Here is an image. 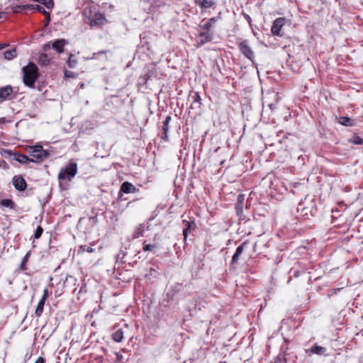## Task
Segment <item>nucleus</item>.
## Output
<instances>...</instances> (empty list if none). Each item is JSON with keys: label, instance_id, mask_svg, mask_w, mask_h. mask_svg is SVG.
<instances>
[{"label": "nucleus", "instance_id": "412c9836", "mask_svg": "<svg viewBox=\"0 0 363 363\" xmlns=\"http://www.w3.org/2000/svg\"><path fill=\"white\" fill-rule=\"evenodd\" d=\"M39 63L41 65H47L50 62V59L46 54H41L39 57Z\"/></svg>", "mask_w": 363, "mask_h": 363}, {"label": "nucleus", "instance_id": "6e6552de", "mask_svg": "<svg viewBox=\"0 0 363 363\" xmlns=\"http://www.w3.org/2000/svg\"><path fill=\"white\" fill-rule=\"evenodd\" d=\"M138 191V189L128 182H123L120 188V192H123L124 194L135 193Z\"/></svg>", "mask_w": 363, "mask_h": 363}, {"label": "nucleus", "instance_id": "603ef678", "mask_svg": "<svg viewBox=\"0 0 363 363\" xmlns=\"http://www.w3.org/2000/svg\"><path fill=\"white\" fill-rule=\"evenodd\" d=\"M269 107H270V108L272 109V104H270V105H269Z\"/></svg>", "mask_w": 363, "mask_h": 363}, {"label": "nucleus", "instance_id": "aec40b11", "mask_svg": "<svg viewBox=\"0 0 363 363\" xmlns=\"http://www.w3.org/2000/svg\"><path fill=\"white\" fill-rule=\"evenodd\" d=\"M4 58L6 60H12L16 56V50L15 48H13L9 50H6L4 54Z\"/></svg>", "mask_w": 363, "mask_h": 363}, {"label": "nucleus", "instance_id": "a19ab883", "mask_svg": "<svg viewBox=\"0 0 363 363\" xmlns=\"http://www.w3.org/2000/svg\"><path fill=\"white\" fill-rule=\"evenodd\" d=\"M325 351H326V349L325 347L319 346V355L323 354H325Z\"/></svg>", "mask_w": 363, "mask_h": 363}, {"label": "nucleus", "instance_id": "c03bdc74", "mask_svg": "<svg viewBox=\"0 0 363 363\" xmlns=\"http://www.w3.org/2000/svg\"><path fill=\"white\" fill-rule=\"evenodd\" d=\"M50 48V43H47L43 46V50L48 51Z\"/></svg>", "mask_w": 363, "mask_h": 363}, {"label": "nucleus", "instance_id": "a18cd8bd", "mask_svg": "<svg viewBox=\"0 0 363 363\" xmlns=\"http://www.w3.org/2000/svg\"><path fill=\"white\" fill-rule=\"evenodd\" d=\"M162 138L164 140H168L167 132H163L162 135Z\"/></svg>", "mask_w": 363, "mask_h": 363}, {"label": "nucleus", "instance_id": "a878e982", "mask_svg": "<svg viewBox=\"0 0 363 363\" xmlns=\"http://www.w3.org/2000/svg\"><path fill=\"white\" fill-rule=\"evenodd\" d=\"M27 8L29 9H35L36 11L40 12V13H45V9L42 6H40V5H38V4H35V5H33V4H30V5H27Z\"/></svg>", "mask_w": 363, "mask_h": 363}, {"label": "nucleus", "instance_id": "2eb2a0df", "mask_svg": "<svg viewBox=\"0 0 363 363\" xmlns=\"http://www.w3.org/2000/svg\"><path fill=\"white\" fill-rule=\"evenodd\" d=\"M184 222H185L186 225L183 229V235L184 237V240H186V238L188 237L189 232L190 230H191L192 229L195 228L196 224L194 221L188 222V221L184 220Z\"/></svg>", "mask_w": 363, "mask_h": 363}, {"label": "nucleus", "instance_id": "39448f33", "mask_svg": "<svg viewBox=\"0 0 363 363\" xmlns=\"http://www.w3.org/2000/svg\"><path fill=\"white\" fill-rule=\"evenodd\" d=\"M13 87L7 85L0 88V103L6 100H11L13 94Z\"/></svg>", "mask_w": 363, "mask_h": 363}, {"label": "nucleus", "instance_id": "7ed1b4c3", "mask_svg": "<svg viewBox=\"0 0 363 363\" xmlns=\"http://www.w3.org/2000/svg\"><path fill=\"white\" fill-rule=\"evenodd\" d=\"M27 152L34 160L33 162H41L49 157V153L45 150L42 145H36L34 146H28Z\"/></svg>", "mask_w": 363, "mask_h": 363}, {"label": "nucleus", "instance_id": "9d476101", "mask_svg": "<svg viewBox=\"0 0 363 363\" xmlns=\"http://www.w3.org/2000/svg\"><path fill=\"white\" fill-rule=\"evenodd\" d=\"M338 123L346 127H353L356 125V121L347 116H340L337 118Z\"/></svg>", "mask_w": 363, "mask_h": 363}, {"label": "nucleus", "instance_id": "20e7f679", "mask_svg": "<svg viewBox=\"0 0 363 363\" xmlns=\"http://www.w3.org/2000/svg\"><path fill=\"white\" fill-rule=\"evenodd\" d=\"M77 173V164L76 162H69L66 167L62 168L58 174V179L60 181L68 179L71 181L72 179Z\"/></svg>", "mask_w": 363, "mask_h": 363}, {"label": "nucleus", "instance_id": "4be33fe9", "mask_svg": "<svg viewBox=\"0 0 363 363\" xmlns=\"http://www.w3.org/2000/svg\"><path fill=\"white\" fill-rule=\"evenodd\" d=\"M349 141L350 143H354L355 145H363V138L357 134H354L352 138H351Z\"/></svg>", "mask_w": 363, "mask_h": 363}, {"label": "nucleus", "instance_id": "0eeeda50", "mask_svg": "<svg viewBox=\"0 0 363 363\" xmlns=\"http://www.w3.org/2000/svg\"><path fill=\"white\" fill-rule=\"evenodd\" d=\"M13 184L20 191H24L27 186L26 180L21 176H15L13 178Z\"/></svg>", "mask_w": 363, "mask_h": 363}, {"label": "nucleus", "instance_id": "423d86ee", "mask_svg": "<svg viewBox=\"0 0 363 363\" xmlns=\"http://www.w3.org/2000/svg\"><path fill=\"white\" fill-rule=\"evenodd\" d=\"M285 19L284 18H277L272 26L271 30L274 35H281V30L284 24Z\"/></svg>", "mask_w": 363, "mask_h": 363}, {"label": "nucleus", "instance_id": "72a5a7b5", "mask_svg": "<svg viewBox=\"0 0 363 363\" xmlns=\"http://www.w3.org/2000/svg\"><path fill=\"white\" fill-rule=\"evenodd\" d=\"M80 251L82 252H88L89 253L91 252H93L94 251V250L91 247H89V246H86V245H82L80 247Z\"/></svg>", "mask_w": 363, "mask_h": 363}, {"label": "nucleus", "instance_id": "37998d69", "mask_svg": "<svg viewBox=\"0 0 363 363\" xmlns=\"http://www.w3.org/2000/svg\"><path fill=\"white\" fill-rule=\"evenodd\" d=\"M123 357L122 354L119 353H116V361H121L123 359Z\"/></svg>", "mask_w": 363, "mask_h": 363}, {"label": "nucleus", "instance_id": "58836bf2", "mask_svg": "<svg viewBox=\"0 0 363 363\" xmlns=\"http://www.w3.org/2000/svg\"><path fill=\"white\" fill-rule=\"evenodd\" d=\"M89 221L92 223V224H96V222H97V218L96 216H91L89 218Z\"/></svg>", "mask_w": 363, "mask_h": 363}, {"label": "nucleus", "instance_id": "8fccbe9b", "mask_svg": "<svg viewBox=\"0 0 363 363\" xmlns=\"http://www.w3.org/2000/svg\"><path fill=\"white\" fill-rule=\"evenodd\" d=\"M340 289H334L333 291H334V293H336L337 291H340Z\"/></svg>", "mask_w": 363, "mask_h": 363}, {"label": "nucleus", "instance_id": "09e8293b", "mask_svg": "<svg viewBox=\"0 0 363 363\" xmlns=\"http://www.w3.org/2000/svg\"><path fill=\"white\" fill-rule=\"evenodd\" d=\"M5 45L0 44V50L3 49L4 48Z\"/></svg>", "mask_w": 363, "mask_h": 363}, {"label": "nucleus", "instance_id": "4c0bfd02", "mask_svg": "<svg viewBox=\"0 0 363 363\" xmlns=\"http://www.w3.org/2000/svg\"><path fill=\"white\" fill-rule=\"evenodd\" d=\"M45 16V20H46V24H49L50 21V13L48 11H45V13H43Z\"/></svg>", "mask_w": 363, "mask_h": 363}, {"label": "nucleus", "instance_id": "f3484780", "mask_svg": "<svg viewBox=\"0 0 363 363\" xmlns=\"http://www.w3.org/2000/svg\"><path fill=\"white\" fill-rule=\"evenodd\" d=\"M244 245L245 243L239 245L236 250L235 254L233 255L232 257V264H235L238 262L240 255L242 253L244 250Z\"/></svg>", "mask_w": 363, "mask_h": 363}, {"label": "nucleus", "instance_id": "473e14b6", "mask_svg": "<svg viewBox=\"0 0 363 363\" xmlns=\"http://www.w3.org/2000/svg\"><path fill=\"white\" fill-rule=\"evenodd\" d=\"M143 232H144V230L142 227H139L137 230L135 232L134 235H133V238H139L140 236L143 235Z\"/></svg>", "mask_w": 363, "mask_h": 363}, {"label": "nucleus", "instance_id": "ddd939ff", "mask_svg": "<svg viewBox=\"0 0 363 363\" xmlns=\"http://www.w3.org/2000/svg\"><path fill=\"white\" fill-rule=\"evenodd\" d=\"M14 160L21 164H27L34 162L33 159H30L27 155L23 154H15Z\"/></svg>", "mask_w": 363, "mask_h": 363}, {"label": "nucleus", "instance_id": "f257e3e1", "mask_svg": "<svg viewBox=\"0 0 363 363\" xmlns=\"http://www.w3.org/2000/svg\"><path fill=\"white\" fill-rule=\"evenodd\" d=\"M23 81L26 86L33 88L38 78V68L33 62H29L28 65L22 68Z\"/></svg>", "mask_w": 363, "mask_h": 363}, {"label": "nucleus", "instance_id": "49530a36", "mask_svg": "<svg viewBox=\"0 0 363 363\" xmlns=\"http://www.w3.org/2000/svg\"><path fill=\"white\" fill-rule=\"evenodd\" d=\"M200 100V96L198 94H195V96H194V102H199Z\"/></svg>", "mask_w": 363, "mask_h": 363}, {"label": "nucleus", "instance_id": "f704fd0d", "mask_svg": "<svg viewBox=\"0 0 363 363\" xmlns=\"http://www.w3.org/2000/svg\"><path fill=\"white\" fill-rule=\"evenodd\" d=\"M65 77L67 78H74L75 77V74L72 72L66 70L65 72Z\"/></svg>", "mask_w": 363, "mask_h": 363}, {"label": "nucleus", "instance_id": "c85d7f7f", "mask_svg": "<svg viewBox=\"0 0 363 363\" xmlns=\"http://www.w3.org/2000/svg\"><path fill=\"white\" fill-rule=\"evenodd\" d=\"M306 352L311 354H318V343H315L311 348L306 349Z\"/></svg>", "mask_w": 363, "mask_h": 363}, {"label": "nucleus", "instance_id": "2f4dec72", "mask_svg": "<svg viewBox=\"0 0 363 363\" xmlns=\"http://www.w3.org/2000/svg\"><path fill=\"white\" fill-rule=\"evenodd\" d=\"M157 247L155 245L144 244L143 250L144 252L151 251Z\"/></svg>", "mask_w": 363, "mask_h": 363}, {"label": "nucleus", "instance_id": "de8ad7c7", "mask_svg": "<svg viewBox=\"0 0 363 363\" xmlns=\"http://www.w3.org/2000/svg\"><path fill=\"white\" fill-rule=\"evenodd\" d=\"M5 15V13L0 12V18H2Z\"/></svg>", "mask_w": 363, "mask_h": 363}, {"label": "nucleus", "instance_id": "3c124183", "mask_svg": "<svg viewBox=\"0 0 363 363\" xmlns=\"http://www.w3.org/2000/svg\"><path fill=\"white\" fill-rule=\"evenodd\" d=\"M321 264H322L319 263V264H318L319 268H321Z\"/></svg>", "mask_w": 363, "mask_h": 363}, {"label": "nucleus", "instance_id": "bb28decb", "mask_svg": "<svg viewBox=\"0 0 363 363\" xmlns=\"http://www.w3.org/2000/svg\"><path fill=\"white\" fill-rule=\"evenodd\" d=\"M171 120H172V118L170 116H167L166 117L164 121L163 122V126H162L163 132H168L169 124V122L171 121Z\"/></svg>", "mask_w": 363, "mask_h": 363}, {"label": "nucleus", "instance_id": "c756f323", "mask_svg": "<svg viewBox=\"0 0 363 363\" xmlns=\"http://www.w3.org/2000/svg\"><path fill=\"white\" fill-rule=\"evenodd\" d=\"M28 9L27 5H17L12 8V11L13 13H18L22 9Z\"/></svg>", "mask_w": 363, "mask_h": 363}, {"label": "nucleus", "instance_id": "1a4fd4ad", "mask_svg": "<svg viewBox=\"0 0 363 363\" xmlns=\"http://www.w3.org/2000/svg\"><path fill=\"white\" fill-rule=\"evenodd\" d=\"M240 48L242 53L250 60H252L253 51L245 41L240 43Z\"/></svg>", "mask_w": 363, "mask_h": 363}, {"label": "nucleus", "instance_id": "cd10ccee", "mask_svg": "<svg viewBox=\"0 0 363 363\" xmlns=\"http://www.w3.org/2000/svg\"><path fill=\"white\" fill-rule=\"evenodd\" d=\"M0 205L4 207L13 208V203L11 199H3L0 202Z\"/></svg>", "mask_w": 363, "mask_h": 363}, {"label": "nucleus", "instance_id": "4468645a", "mask_svg": "<svg viewBox=\"0 0 363 363\" xmlns=\"http://www.w3.org/2000/svg\"><path fill=\"white\" fill-rule=\"evenodd\" d=\"M200 40L198 43L200 45H204L206 43L209 42L212 39L211 35L206 31H203L199 34Z\"/></svg>", "mask_w": 363, "mask_h": 363}, {"label": "nucleus", "instance_id": "864d4df0", "mask_svg": "<svg viewBox=\"0 0 363 363\" xmlns=\"http://www.w3.org/2000/svg\"><path fill=\"white\" fill-rule=\"evenodd\" d=\"M241 198H242V196H239L238 200L240 201V199H241Z\"/></svg>", "mask_w": 363, "mask_h": 363}, {"label": "nucleus", "instance_id": "9b49d317", "mask_svg": "<svg viewBox=\"0 0 363 363\" xmlns=\"http://www.w3.org/2000/svg\"><path fill=\"white\" fill-rule=\"evenodd\" d=\"M67 41L65 39H58L52 42V48L55 50L58 53H62L64 51V47Z\"/></svg>", "mask_w": 363, "mask_h": 363}, {"label": "nucleus", "instance_id": "79ce46f5", "mask_svg": "<svg viewBox=\"0 0 363 363\" xmlns=\"http://www.w3.org/2000/svg\"><path fill=\"white\" fill-rule=\"evenodd\" d=\"M35 363H45V359L42 357H39L36 360Z\"/></svg>", "mask_w": 363, "mask_h": 363}, {"label": "nucleus", "instance_id": "c9c22d12", "mask_svg": "<svg viewBox=\"0 0 363 363\" xmlns=\"http://www.w3.org/2000/svg\"><path fill=\"white\" fill-rule=\"evenodd\" d=\"M49 296V293H48V289H45L44 291H43V297L41 299L44 300V301H46V299L48 298Z\"/></svg>", "mask_w": 363, "mask_h": 363}, {"label": "nucleus", "instance_id": "f03ea898", "mask_svg": "<svg viewBox=\"0 0 363 363\" xmlns=\"http://www.w3.org/2000/svg\"><path fill=\"white\" fill-rule=\"evenodd\" d=\"M83 15L89 20L91 26H101L106 22V17L104 13L96 11L94 6L86 7L84 9Z\"/></svg>", "mask_w": 363, "mask_h": 363}, {"label": "nucleus", "instance_id": "f8f14e48", "mask_svg": "<svg viewBox=\"0 0 363 363\" xmlns=\"http://www.w3.org/2000/svg\"><path fill=\"white\" fill-rule=\"evenodd\" d=\"M220 19V17L218 16V17H213V18H211L208 20V21L203 24V25H201V28L203 30H205L206 32H208L209 33V30L211 29L213 25L217 22L218 20Z\"/></svg>", "mask_w": 363, "mask_h": 363}, {"label": "nucleus", "instance_id": "a211bd4d", "mask_svg": "<svg viewBox=\"0 0 363 363\" xmlns=\"http://www.w3.org/2000/svg\"><path fill=\"white\" fill-rule=\"evenodd\" d=\"M113 340L116 342H120L123 339V331L122 329H118L112 335Z\"/></svg>", "mask_w": 363, "mask_h": 363}, {"label": "nucleus", "instance_id": "393cba45", "mask_svg": "<svg viewBox=\"0 0 363 363\" xmlns=\"http://www.w3.org/2000/svg\"><path fill=\"white\" fill-rule=\"evenodd\" d=\"M290 274H291V277H290V279H289L288 283H289V282L291 281V277H299L301 274H302V275H303V276H305V277H306V276H307V274H306L305 272H301L297 271V270H293L292 269L290 270Z\"/></svg>", "mask_w": 363, "mask_h": 363}, {"label": "nucleus", "instance_id": "6ab92c4d", "mask_svg": "<svg viewBox=\"0 0 363 363\" xmlns=\"http://www.w3.org/2000/svg\"><path fill=\"white\" fill-rule=\"evenodd\" d=\"M45 302V301H44L43 299H40V301H39V303L36 307L35 311V314L36 317L38 318L42 315V313L43 312Z\"/></svg>", "mask_w": 363, "mask_h": 363}, {"label": "nucleus", "instance_id": "5701e85b", "mask_svg": "<svg viewBox=\"0 0 363 363\" xmlns=\"http://www.w3.org/2000/svg\"><path fill=\"white\" fill-rule=\"evenodd\" d=\"M67 63H68V66L70 68H74L77 65V60L75 58L74 55H73V54L69 55Z\"/></svg>", "mask_w": 363, "mask_h": 363}, {"label": "nucleus", "instance_id": "ea45409f", "mask_svg": "<svg viewBox=\"0 0 363 363\" xmlns=\"http://www.w3.org/2000/svg\"><path fill=\"white\" fill-rule=\"evenodd\" d=\"M274 363H284V360L281 357H277L275 360H274Z\"/></svg>", "mask_w": 363, "mask_h": 363}, {"label": "nucleus", "instance_id": "b1692460", "mask_svg": "<svg viewBox=\"0 0 363 363\" xmlns=\"http://www.w3.org/2000/svg\"><path fill=\"white\" fill-rule=\"evenodd\" d=\"M30 252H28L26 254V255L23 257V260L21 262V264L20 266V269L21 270H26L27 269L26 266V264L28 262V259L30 258Z\"/></svg>", "mask_w": 363, "mask_h": 363}, {"label": "nucleus", "instance_id": "7c9ffc66", "mask_svg": "<svg viewBox=\"0 0 363 363\" xmlns=\"http://www.w3.org/2000/svg\"><path fill=\"white\" fill-rule=\"evenodd\" d=\"M43 232V229L42 228L41 226H38V228H36L35 231V233H34V238L35 239H38L40 238V236L42 235V233Z\"/></svg>", "mask_w": 363, "mask_h": 363}, {"label": "nucleus", "instance_id": "e433bc0d", "mask_svg": "<svg viewBox=\"0 0 363 363\" xmlns=\"http://www.w3.org/2000/svg\"><path fill=\"white\" fill-rule=\"evenodd\" d=\"M242 15L244 16V18L247 20V21L248 22V23L250 24V26H251V23H252V18H250V16L247 14V13H242Z\"/></svg>", "mask_w": 363, "mask_h": 363}, {"label": "nucleus", "instance_id": "dca6fc26", "mask_svg": "<svg viewBox=\"0 0 363 363\" xmlns=\"http://www.w3.org/2000/svg\"><path fill=\"white\" fill-rule=\"evenodd\" d=\"M195 3L201 8L208 9L215 4V0H196Z\"/></svg>", "mask_w": 363, "mask_h": 363}]
</instances>
